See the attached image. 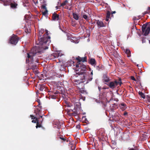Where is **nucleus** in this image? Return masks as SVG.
Listing matches in <instances>:
<instances>
[{
    "label": "nucleus",
    "instance_id": "1",
    "mask_svg": "<svg viewBox=\"0 0 150 150\" xmlns=\"http://www.w3.org/2000/svg\"><path fill=\"white\" fill-rule=\"evenodd\" d=\"M76 71L77 72L76 73L75 76L80 80H85L86 76L89 74V72H86V66L83 63H79L76 64Z\"/></svg>",
    "mask_w": 150,
    "mask_h": 150
},
{
    "label": "nucleus",
    "instance_id": "2",
    "mask_svg": "<svg viewBox=\"0 0 150 150\" xmlns=\"http://www.w3.org/2000/svg\"><path fill=\"white\" fill-rule=\"evenodd\" d=\"M44 32V30H40L39 32L40 36L38 38L39 41L38 44L42 45H44L47 43H49L50 42V37L48 36L47 34H44L42 37H41V36Z\"/></svg>",
    "mask_w": 150,
    "mask_h": 150
},
{
    "label": "nucleus",
    "instance_id": "3",
    "mask_svg": "<svg viewBox=\"0 0 150 150\" xmlns=\"http://www.w3.org/2000/svg\"><path fill=\"white\" fill-rule=\"evenodd\" d=\"M38 105L37 106L35 109L34 110V112L36 114V116L34 118H32V119H35L32 121V122L34 123H37L38 121L40 118H42V116L41 115L42 106L40 105V100L38 101Z\"/></svg>",
    "mask_w": 150,
    "mask_h": 150
},
{
    "label": "nucleus",
    "instance_id": "4",
    "mask_svg": "<svg viewBox=\"0 0 150 150\" xmlns=\"http://www.w3.org/2000/svg\"><path fill=\"white\" fill-rule=\"evenodd\" d=\"M40 51L38 48L37 47H35L33 48L30 52L29 53L27 54L28 59H26V63H28L30 62L29 61L30 60V62L31 63H33L34 61L33 57L37 54L40 53Z\"/></svg>",
    "mask_w": 150,
    "mask_h": 150
},
{
    "label": "nucleus",
    "instance_id": "5",
    "mask_svg": "<svg viewBox=\"0 0 150 150\" xmlns=\"http://www.w3.org/2000/svg\"><path fill=\"white\" fill-rule=\"evenodd\" d=\"M76 85H78L77 87L79 89V92L81 93H83L86 92L83 89L84 87V84L86 83V81L85 80H80L79 79H76L74 81Z\"/></svg>",
    "mask_w": 150,
    "mask_h": 150
},
{
    "label": "nucleus",
    "instance_id": "6",
    "mask_svg": "<svg viewBox=\"0 0 150 150\" xmlns=\"http://www.w3.org/2000/svg\"><path fill=\"white\" fill-rule=\"evenodd\" d=\"M121 83V79H120L118 81H110L109 83H105V84L108 85L110 88L112 89H114L118 84L120 86Z\"/></svg>",
    "mask_w": 150,
    "mask_h": 150
},
{
    "label": "nucleus",
    "instance_id": "7",
    "mask_svg": "<svg viewBox=\"0 0 150 150\" xmlns=\"http://www.w3.org/2000/svg\"><path fill=\"white\" fill-rule=\"evenodd\" d=\"M19 38L16 35L13 34L9 39V42L11 44L16 45L18 42Z\"/></svg>",
    "mask_w": 150,
    "mask_h": 150
},
{
    "label": "nucleus",
    "instance_id": "8",
    "mask_svg": "<svg viewBox=\"0 0 150 150\" xmlns=\"http://www.w3.org/2000/svg\"><path fill=\"white\" fill-rule=\"evenodd\" d=\"M76 59L78 61L77 64H79V63H80L81 62H86L87 57L86 56H85L84 57H81L79 56L76 58Z\"/></svg>",
    "mask_w": 150,
    "mask_h": 150
},
{
    "label": "nucleus",
    "instance_id": "9",
    "mask_svg": "<svg viewBox=\"0 0 150 150\" xmlns=\"http://www.w3.org/2000/svg\"><path fill=\"white\" fill-rule=\"evenodd\" d=\"M47 5V4H46V2L45 1H44L43 4H42L41 6V9H45V10L44 11L42 12V15H45L48 12V11L46 7Z\"/></svg>",
    "mask_w": 150,
    "mask_h": 150
},
{
    "label": "nucleus",
    "instance_id": "10",
    "mask_svg": "<svg viewBox=\"0 0 150 150\" xmlns=\"http://www.w3.org/2000/svg\"><path fill=\"white\" fill-rule=\"evenodd\" d=\"M110 78L106 74H103L102 77L103 82L105 84V83H108L110 81Z\"/></svg>",
    "mask_w": 150,
    "mask_h": 150
},
{
    "label": "nucleus",
    "instance_id": "11",
    "mask_svg": "<svg viewBox=\"0 0 150 150\" xmlns=\"http://www.w3.org/2000/svg\"><path fill=\"white\" fill-rule=\"evenodd\" d=\"M91 76H89L88 75L86 76V77L85 81H86V84L88 83L89 82L92 81L93 79V71L92 70L91 72Z\"/></svg>",
    "mask_w": 150,
    "mask_h": 150
},
{
    "label": "nucleus",
    "instance_id": "12",
    "mask_svg": "<svg viewBox=\"0 0 150 150\" xmlns=\"http://www.w3.org/2000/svg\"><path fill=\"white\" fill-rule=\"evenodd\" d=\"M96 21V23L98 27H102L105 26V24L101 21H100L99 20H97Z\"/></svg>",
    "mask_w": 150,
    "mask_h": 150
},
{
    "label": "nucleus",
    "instance_id": "13",
    "mask_svg": "<svg viewBox=\"0 0 150 150\" xmlns=\"http://www.w3.org/2000/svg\"><path fill=\"white\" fill-rule=\"evenodd\" d=\"M148 26L146 29L145 30L144 35L145 36L147 35L149 33L150 31V22L148 23Z\"/></svg>",
    "mask_w": 150,
    "mask_h": 150
},
{
    "label": "nucleus",
    "instance_id": "14",
    "mask_svg": "<svg viewBox=\"0 0 150 150\" xmlns=\"http://www.w3.org/2000/svg\"><path fill=\"white\" fill-rule=\"evenodd\" d=\"M41 119V120L40 119L37 122V123H36V128L42 127V124L43 121V118H42Z\"/></svg>",
    "mask_w": 150,
    "mask_h": 150
},
{
    "label": "nucleus",
    "instance_id": "15",
    "mask_svg": "<svg viewBox=\"0 0 150 150\" xmlns=\"http://www.w3.org/2000/svg\"><path fill=\"white\" fill-rule=\"evenodd\" d=\"M2 2L4 6L8 5L11 3V0H0Z\"/></svg>",
    "mask_w": 150,
    "mask_h": 150
},
{
    "label": "nucleus",
    "instance_id": "16",
    "mask_svg": "<svg viewBox=\"0 0 150 150\" xmlns=\"http://www.w3.org/2000/svg\"><path fill=\"white\" fill-rule=\"evenodd\" d=\"M119 107L122 111L125 110L127 108L126 105L124 103H121L120 104Z\"/></svg>",
    "mask_w": 150,
    "mask_h": 150
},
{
    "label": "nucleus",
    "instance_id": "17",
    "mask_svg": "<svg viewBox=\"0 0 150 150\" xmlns=\"http://www.w3.org/2000/svg\"><path fill=\"white\" fill-rule=\"evenodd\" d=\"M124 50L125 53L127 54V57H129L131 56V51L129 49H124Z\"/></svg>",
    "mask_w": 150,
    "mask_h": 150
},
{
    "label": "nucleus",
    "instance_id": "18",
    "mask_svg": "<svg viewBox=\"0 0 150 150\" xmlns=\"http://www.w3.org/2000/svg\"><path fill=\"white\" fill-rule=\"evenodd\" d=\"M59 15L55 13L53 14L52 16V19L53 20L57 21L59 19Z\"/></svg>",
    "mask_w": 150,
    "mask_h": 150
},
{
    "label": "nucleus",
    "instance_id": "19",
    "mask_svg": "<svg viewBox=\"0 0 150 150\" xmlns=\"http://www.w3.org/2000/svg\"><path fill=\"white\" fill-rule=\"evenodd\" d=\"M117 108V105L115 103L112 104L110 105V109L112 112H114V110L116 108Z\"/></svg>",
    "mask_w": 150,
    "mask_h": 150
},
{
    "label": "nucleus",
    "instance_id": "20",
    "mask_svg": "<svg viewBox=\"0 0 150 150\" xmlns=\"http://www.w3.org/2000/svg\"><path fill=\"white\" fill-rule=\"evenodd\" d=\"M89 63L92 65L95 66L96 65V62L94 59L91 58L89 60Z\"/></svg>",
    "mask_w": 150,
    "mask_h": 150
},
{
    "label": "nucleus",
    "instance_id": "21",
    "mask_svg": "<svg viewBox=\"0 0 150 150\" xmlns=\"http://www.w3.org/2000/svg\"><path fill=\"white\" fill-rule=\"evenodd\" d=\"M51 55L54 57L53 58H57L59 56L61 57V56L62 55V54L61 53L60 54V53L56 52L53 53Z\"/></svg>",
    "mask_w": 150,
    "mask_h": 150
},
{
    "label": "nucleus",
    "instance_id": "22",
    "mask_svg": "<svg viewBox=\"0 0 150 150\" xmlns=\"http://www.w3.org/2000/svg\"><path fill=\"white\" fill-rule=\"evenodd\" d=\"M49 94L50 95V97L53 99H56L57 98V96L56 95L54 94V92L50 91L49 92Z\"/></svg>",
    "mask_w": 150,
    "mask_h": 150
},
{
    "label": "nucleus",
    "instance_id": "23",
    "mask_svg": "<svg viewBox=\"0 0 150 150\" xmlns=\"http://www.w3.org/2000/svg\"><path fill=\"white\" fill-rule=\"evenodd\" d=\"M11 7L13 8H16L18 4L16 3H15V2L14 3H11L10 4Z\"/></svg>",
    "mask_w": 150,
    "mask_h": 150
},
{
    "label": "nucleus",
    "instance_id": "24",
    "mask_svg": "<svg viewBox=\"0 0 150 150\" xmlns=\"http://www.w3.org/2000/svg\"><path fill=\"white\" fill-rule=\"evenodd\" d=\"M44 76H45V75L42 74H40L39 76H38V78L40 80H43L44 79Z\"/></svg>",
    "mask_w": 150,
    "mask_h": 150
},
{
    "label": "nucleus",
    "instance_id": "25",
    "mask_svg": "<svg viewBox=\"0 0 150 150\" xmlns=\"http://www.w3.org/2000/svg\"><path fill=\"white\" fill-rule=\"evenodd\" d=\"M60 139L62 141V142H65V141H66L67 142H68V140L66 139V138L65 137H64L62 136L61 137H58L57 139Z\"/></svg>",
    "mask_w": 150,
    "mask_h": 150
},
{
    "label": "nucleus",
    "instance_id": "26",
    "mask_svg": "<svg viewBox=\"0 0 150 150\" xmlns=\"http://www.w3.org/2000/svg\"><path fill=\"white\" fill-rule=\"evenodd\" d=\"M40 86L39 87V89L40 91H43L44 90L45 91L46 89V88L44 85H42Z\"/></svg>",
    "mask_w": 150,
    "mask_h": 150
},
{
    "label": "nucleus",
    "instance_id": "27",
    "mask_svg": "<svg viewBox=\"0 0 150 150\" xmlns=\"http://www.w3.org/2000/svg\"><path fill=\"white\" fill-rule=\"evenodd\" d=\"M148 24V23H146L145 24L143 25L142 28V31L143 32H144L145 31V30L146 28V27L147 25V24Z\"/></svg>",
    "mask_w": 150,
    "mask_h": 150
},
{
    "label": "nucleus",
    "instance_id": "28",
    "mask_svg": "<svg viewBox=\"0 0 150 150\" xmlns=\"http://www.w3.org/2000/svg\"><path fill=\"white\" fill-rule=\"evenodd\" d=\"M73 17L75 20H77L79 19V16L77 14L75 13H73Z\"/></svg>",
    "mask_w": 150,
    "mask_h": 150
},
{
    "label": "nucleus",
    "instance_id": "29",
    "mask_svg": "<svg viewBox=\"0 0 150 150\" xmlns=\"http://www.w3.org/2000/svg\"><path fill=\"white\" fill-rule=\"evenodd\" d=\"M68 2V1L66 0L64 2H63L61 4H60V5L59 7H61V6H64Z\"/></svg>",
    "mask_w": 150,
    "mask_h": 150
},
{
    "label": "nucleus",
    "instance_id": "30",
    "mask_svg": "<svg viewBox=\"0 0 150 150\" xmlns=\"http://www.w3.org/2000/svg\"><path fill=\"white\" fill-rule=\"evenodd\" d=\"M128 150H139V149L137 146H135L134 148H128Z\"/></svg>",
    "mask_w": 150,
    "mask_h": 150
},
{
    "label": "nucleus",
    "instance_id": "31",
    "mask_svg": "<svg viewBox=\"0 0 150 150\" xmlns=\"http://www.w3.org/2000/svg\"><path fill=\"white\" fill-rule=\"evenodd\" d=\"M139 93L141 97L143 98L144 99L145 98V96L144 93L141 92H139Z\"/></svg>",
    "mask_w": 150,
    "mask_h": 150
},
{
    "label": "nucleus",
    "instance_id": "32",
    "mask_svg": "<svg viewBox=\"0 0 150 150\" xmlns=\"http://www.w3.org/2000/svg\"><path fill=\"white\" fill-rule=\"evenodd\" d=\"M141 18L140 16H138L137 17H134L133 18V20L134 21L136 20H138Z\"/></svg>",
    "mask_w": 150,
    "mask_h": 150
},
{
    "label": "nucleus",
    "instance_id": "33",
    "mask_svg": "<svg viewBox=\"0 0 150 150\" xmlns=\"http://www.w3.org/2000/svg\"><path fill=\"white\" fill-rule=\"evenodd\" d=\"M111 14V13L109 11H108L107 12L106 17H107V18H109Z\"/></svg>",
    "mask_w": 150,
    "mask_h": 150
},
{
    "label": "nucleus",
    "instance_id": "34",
    "mask_svg": "<svg viewBox=\"0 0 150 150\" xmlns=\"http://www.w3.org/2000/svg\"><path fill=\"white\" fill-rule=\"evenodd\" d=\"M66 35L67 37V38L68 39H70L71 38V35L70 34L66 33Z\"/></svg>",
    "mask_w": 150,
    "mask_h": 150
},
{
    "label": "nucleus",
    "instance_id": "35",
    "mask_svg": "<svg viewBox=\"0 0 150 150\" xmlns=\"http://www.w3.org/2000/svg\"><path fill=\"white\" fill-rule=\"evenodd\" d=\"M83 18L86 20L87 21L88 20L87 16L86 15H84L83 16Z\"/></svg>",
    "mask_w": 150,
    "mask_h": 150
},
{
    "label": "nucleus",
    "instance_id": "36",
    "mask_svg": "<svg viewBox=\"0 0 150 150\" xmlns=\"http://www.w3.org/2000/svg\"><path fill=\"white\" fill-rule=\"evenodd\" d=\"M71 104L69 103H66V106L67 107H70L71 106Z\"/></svg>",
    "mask_w": 150,
    "mask_h": 150
},
{
    "label": "nucleus",
    "instance_id": "37",
    "mask_svg": "<svg viewBox=\"0 0 150 150\" xmlns=\"http://www.w3.org/2000/svg\"><path fill=\"white\" fill-rule=\"evenodd\" d=\"M142 42L143 43H145L146 42L145 38H142Z\"/></svg>",
    "mask_w": 150,
    "mask_h": 150
},
{
    "label": "nucleus",
    "instance_id": "38",
    "mask_svg": "<svg viewBox=\"0 0 150 150\" xmlns=\"http://www.w3.org/2000/svg\"><path fill=\"white\" fill-rule=\"evenodd\" d=\"M59 93V91H56L54 92V95H57V94H58Z\"/></svg>",
    "mask_w": 150,
    "mask_h": 150
},
{
    "label": "nucleus",
    "instance_id": "39",
    "mask_svg": "<svg viewBox=\"0 0 150 150\" xmlns=\"http://www.w3.org/2000/svg\"><path fill=\"white\" fill-rule=\"evenodd\" d=\"M131 79L133 81H135V79L134 78V76H132L131 77Z\"/></svg>",
    "mask_w": 150,
    "mask_h": 150
},
{
    "label": "nucleus",
    "instance_id": "40",
    "mask_svg": "<svg viewBox=\"0 0 150 150\" xmlns=\"http://www.w3.org/2000/svg\"><path fill=\"white\" fill-rule=\"evenodd\" d=\"M127 114V113L126 112H125L124 113V115L125 116Z\"/></svg>",
    "mask_w": 150,
    "mask_h": 150
},
{
    "label": "nucleus",
    "instance_id": "41",
    "mask_svg": "<svg viewBox=\"0 0 150 150\" xmlns=\"http://www.w3.org/2000/svg\"><path fill=\"white\" fill-rule=\"evenodd\" d=\"M45 50H46V49H47L48 48V47L47 46H46L45 47V48H43Z\"/></svg>",
    "mask_w": 150,
    "mask_h": 150
},
{
    "label": "nucleus",
    "instance_id": "42",
    "mask_svg": "<svg viewBox=\"0 0 150 150\" xmlns=\"http://www.w3.org/2000/svg\"><path fill=\"white\" fill-rule=\"evenodd\" d=\"M109 18H107V17H106V18L105 19V20L107 21H109Z\"/></svg>",
    "mask_w": 150,
    "mask_h": 150
},
{
    "label": "nucleus",
    "instance_id": "43",
    "mask_svg": "<svg viewBox=\"0 0 150 150\" xmlns=\"http://www.w3.org/2000/svg\"><path fill=\"white\" fill-rule=\"evenodd\" d=\"M30 117L32 118H34V117L35 116H34L33 115H30Z\"/></svg>",
    "mask_w": 150,
    "mask_h": 150
},
{
    "label": "nucleus",
    "instance_id": "44",
    "mask_svg": "<svg viewBox=\"0 0 150 150\" xmlns=\"http://www.w3.org/2000/svg\"><path fill=\"white\" fill-rule=\"evenodd\" d=\"M108 88H107L105 87V86H104V87L103 88V89H108Z\"/></svg>",
    "mask_w": 150,
    "mask_h": 150
},
{
    "label": "nucleus",
    "instance_id": "45",
    "mask_svg": "<svg viewBox=\"0 0 150 150\" xmlns=\"http://www.w3.org/2000/svg\"><path fill=\"white\" fill-rule=\"evenodd\" d=\"M147 10H149V11H150V7L148 6V7H147Z\"/></svg>",
    "mask_w": 150,
    "mask_h": 150
},
{
    "label": "nucleus",
    "instance_id": "46",
    "mask_svg": "<svg viewBox=\"0 0 150 150\" xmlns=\"http://www.w3.org/2000/svg\"><path fill=\"white\" fill-rule=\"evenodd\" d=\"M35 62H37V63H38V59H37L35 61Z\"/></svg>",
    "mask_w": 150,
    "mask_h": 150
},
{
    "label": "nucleus",
    "instance_id": "47",
    "mask_svg": "<svg viewBox=\"0 0 150 150\" xmlns=\"http://www.w3.org/2000/svg\"><path fill=\"white\" fill-rule=\"evenodd\" d=\"M116 13V12L115 11H112V14H113V13Z\"/></svg>",
    "mask_w": 150,
    "mask_h": 150
},
{
    "label": "nucleus",
    "instance_id": "48",
    "mask_svg": "<svg viewBox=\"0 0 150 150\" xmlns=\"http://www.w3.org/2000/svg\"><path fill=\"white\" fill-rule=\"evenodd\" d=\"M60 126H58L57 128L59 129L60 128Z\"/></svg>",
    "mask_w": 150,
    "mask_h": 150
},
{
    "label": "nucleus",
    "instance_id": "49",
    "mask_svg": "<svg viewBox=\"0 0 150 150\" xmlns=\"http://www.w3.org/2000/svg\"><path fill=\"white\" fill-rule=\"evenodd\" d=\"M121 63H122V64L124 63V62H123V61L122 60H121Z\"/></svg>",
    "mask_w": 150,
    "mask_h": 150
},
{
    "label": "nucleus",
    "instance_id": "50",
    "mask_svg": "<svg viewBox=\"0 0 150 150\" xmlns=\"http://www.w3.org/2000/svg\"><path fill=\"white\" fill-rule=\"evenodd\" d=\"M120 119V118H118L116 120H115V121H117Z\"/></svg>",
    "mask_w": 150,
    "mask_h": 150
},
{
    "label": "nucleus",
    "instance_id": "51",
    "mask_svg": "<svg viewBox=\"0 0 150 150\" xmlns=\"http://www.w3.org/2000/svg\"><path fill=\"white\" fill-rule=\"evenodd\" d=\"M144 13L145 14L148 13V12L147 11H145Z\"/></svg>",
    "mask_w": 150,
    "mask_h": 150
},
{
    "label": "nucleus",
    "instance_id": "52",
    "mask_svg": "<svg viewBox=\"0 0 150 150\" xmlns=\"http://www.w3.org/2000/svg\"><path fill=\"white\" fill-rule=\"evenodd\" d=\"M99 67L98 66H97V69H99Z\"/></svg>",
    "mask_w": 150,
    "mask_h": 150
},
{
    "label": "nucleus",
    "instance_id": "53",
    "mask_svg": "<svg viewBox=\"0 0 150 150\" xmlns=\"http://www.w3.org/2000/svg\"><path fill=\"white\" fill-rule=\"evenodd\" d=\"M71 7L69 8L68 9H69V10H71Z\"/></svg>",
    "mask_w": 150,
    "mask_h": 150
},
{
    "label": "nucleus",
    "instance_id": "54",
    "mask_svg": "<svg viewBox=\"0 0 150 150\" xmlns=\"http://www.w3.org/2000/svg\"><path fill=\"white\" fill-rule=\"evenodd\" d=\"M67 8V9H69V7L67 6V8Z\"/></svg>",
    "mask_w": 150,
    "mask_h": 150
},
{
    "label": "nucleus",
    "instance_id": "55",
    "mask_svg": "<svg viewBox=\"0 0 150 150\" xmlns=\"http://www.w3.org/2000/svg\"><path fill=\"white\" fill-rule=\"evenodd\" d=\"M110 100H109V101L107 100V102L108 103H109L110 102Z\"/></svg>",
    "mask_w": 150,
    "mask_h": 150
},
{
    "label": "nucleus",
    "instance_id": "56",
    "mask_svg": "<svg viewBox=\"0 0 150 150\" xmlns=\"http://www.w3.org/2000/svg\"><path fill=\"white\" fill-rule=\"evenodd\" d=\"M46 34H48V31L47 30V31H46Z\"/></svg>",
    "mask_w": 150,
    "mask_h": 150
},
{
    "label": "nucleus",
    "instance_id": "57",
    "mask_svg": "<svg viewBox=\"0 0 150 150\" xmlns=\"http://www.w3.org/2000/svg\"><path fill=\"white\" fill-rule=\"evenodd\" d=\"M149 43L150 44V40H149Z\"/></svg>",
    "mask_w": 150,
    "mask_h": 150
},
{
    "label": "nucleus",
    "instance_id": "58",
    "mask_svg": "<svg viewBox=\"0 0 150 150\" xmlns=\"http://www.w3.org/2000/svg\"><path fill=\"white\" fill-rule=\"evenodd\" d=\"M35 67H36V65L35 66Z\"/></svg>",
    "mask_w": 150,
    "mask_h": 150
},
{
    "label": "nucleus",
    "instance_id": "59",
    "mask_svg": "<svg viewBox=\"0 0 150 150\" xmlns=\"http://www.w3.org/2000/svg\"><path fill=\"white\" fill-rule=\"evenodd\" d=\"M58 7V6H56V7L57 8Z\"/></svg>",
    "mask_w": 150,
    "mask_h": 150
},
{
    "label": "nucleus",
    "instance_id": "60",
    "mask_svg": "<svg viewBox=\"0 0 150 150\" xmlns=\"http://www.w3.org/2000/svg\"><path fill=\"white\" fill-rule=\"evenodd\" d=\"M149 13H150V12H149Z\"/></svg>",
    "mask_w": 150,
    "mask_h": 150
}]
</instances>
